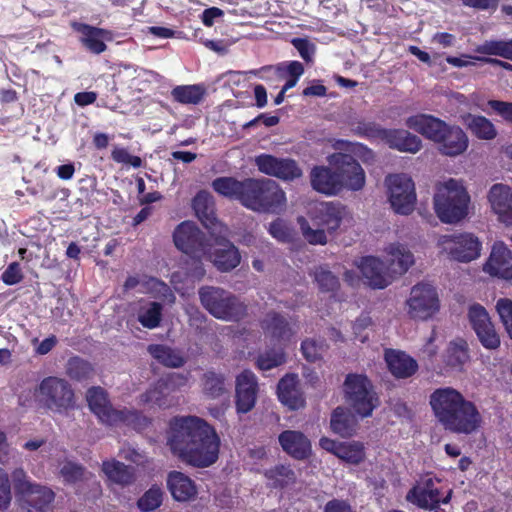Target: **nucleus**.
I'll return each mask as SVG.
<instances>
[{
  "label": "nucleus",
  "instance_id": "ddd939ff",
  "mask_svg": "<svg viewBox=\"0 0 512 512\" xmlns=\"http://www.w3.org/2000/svg\"><path fill=\"white\" fill-rule=\"evenodd\" d=\"M439 480L426 475L421 478L417 485H414L406 495V500L421 509H432L442 504H448L451 499L452 491L444 497L440 498V490L436 487Z\"/></svg>",
  "mask_w": 512,
  "mask_h": 512
},
{
  "label": "nucleus",
  "instance_id": "1a4fd4ad",
  "mask_svg": "<svg viewBox=\"0 0 512 512\" xmlns=\"http://www.w3.org/2000/svg\"><path fill=\"white\" fill-rule=\"evenodd\" d=\"M407 313L412 319L428 320L440 310L437 289L429 282H419L410 291L406 300Z\"/></svg>",
  "mask_w": 512,
  "mask_h": 512
},
{
  "label": "nucleus",
  "instance_id": "c756f323",
  "mask_svg": "<svg viewBox=\"0 0 512 512\" xmlns=\"http://www.w3.org/2000/svg\"><path fill=\"white\" fill-rule=\"evenodd\" d=\"M278 398L282 404L292 410L302 408L305 404L304 397L298 387L296 374L285 375L278 383Z\"/></svg>",
  "mask_w": 512,
  "mask_h": 512
},
{
  "label": "nucleus",
  "instance_id": "69168bd1",
  "mask_svg": "<svg viewBox=\"0 0 512 512\" xmlns=\"http://www.w3.org/2000/svg\"><path fill=\"white\" fill-rule=\"evenodd\" d=\"M488 106L500 115L503 120L512 124V102L489 100Z\"/></svg>",
  "mask_w": 512,
  "mask_h": 512
},
{
  "label": "nucleus",
  "instance_id": "603ef678",
  "mask_svg": "<svg viewBox=\"0 0 512 512\" xmlns=\"http://www.w3.org/2000/svg\"><path fill=\"white\" fill-rule=\"evenodd\" d=\"M313 274L315 281L322 291H334L339 285L337 277L324 266L316 267Z\"/></svg>",
  "mask_w": 512,
  "mask_h": 512
},
{
  "label": "nucleus",
  "instance_id": "37998d69",
  "mask_svg": "<svg viewBox=\"0 0 512 512\" xmlns=\"http://www.w3.org/2000/svg\"><path fill=\"white\" fill-rule=\"evenodd\" d=\"M475 52L512 61V38L508 40H486L475 48Z\"/></svg>",
  "mask_w": 512,
  "mask_h": 512
},
{
  "label": "nucleus",
  "instance_id": "c85d7f7f",
  "mask_svg": "<svg viewBox=\"0 0 512 512\" xmlns=\"http://www.w3.org/2000/svg\"><path fill=\"white\" fill-rule=\"evenodd\" d=\"M278 441L283 451L295 459L302 460L311 453V443L309 439L300 431H283Z\"/></svg>",
  "mask_w": 512,
  "mask_h": 512
},
{
  "label": "nucleus",
  "instance_id": "39448f33",
  "mask_svg": "<svg viewBox=\"0 0 512 512\" xmlns=\"http://www.w3.org/2000/svg\"><path fill=\"white\" fill-rule=\"evenodd\" d=\"M86 399L91 411L107 425H125L135 430L144 429L148 425V419L134 409H114L107 399L106 392L101 387L88 389Z\"/></svg>",
  "mask_w": 512,
  "mask_h": 512
},
{
  "label": "nucleus",
  "instance_id": "a211bd4d",
  "mask_svg": "<svg viewBox=\"0 0 512 512\" xmlns=\"http://www.w3.org/2000/svg\"><path fill=\"white\" fill-rule=\"evenodd\" d=\"M258 382L255 374L244 370L236 377V409L238 413H247L256 403Z\"/></svg>",
  "mask_w": 512,
  "mask_h": 512
},
{
  "label": "nucleus",
  "instance_id": "423d86ee",
  "mask_svg": "<svg viewBox=\"0 0 512 512\" xmlns=\"http://www.w3.org/2000/svg\"><path fill=\"white\" fill-rule=\"evenodd\" d=\"M470 196L455 179L441 184L434 196V208L443 223H456L466 217Z\"/></svg>",
  "mask_w": 512,
  "mask_h": 512
},
{
  "label": "nucleus",
  "instance_id": "c9c22d12",
  "mask_svg": "<svg viewBox=\"0 0 512 512\" xmlns=\"http://www.w3.org/2000/svg\"><path fill=\"white\" fill-rule=\"evenodd\" d=\"M206 94V89L203 85H179L171 90V96L174 101L185 105L199 104Z\"/></svg>",
  "mask_w": 512,
  "mask_h": 512
},
{
  "label": "nucleus",
  "instance_id": "9d476101",
  "mask_svg": "<svg viewBox=\"0 0 512 512\" xmlns=\"http://www.w3.org/2000/svg\"><path fill=\"white\" fill-rule=\"evenodd\" d=\"M438 245L454 261L468 263L480 256L482 244L473 233L463 232L442 235Z\"/></svg>",
  "mask_w": 512,
  "mask_h": 512
},
{
  "label": "nucleus",
  "instance_id": "7c9ffc66",
  "mask_svg": "<svg viewBox=\"0 0 512 512\" xmlns=\"http://www.w3.org/2000/svg\"><path fill=\"white\" fill-rule=\"evenodd\" d=\"M167 487L174 500L178 502L190 501L197 495L195 483L179 471H171L168 474Z\"/></svg>",
  "mask_w": 512,
  "mask_h": 512
},
{
  "label": "nucleus",
  "instance_id": "052dcab7",
  "mask_svg": "<svg viewBox=\"0 0 512 512\" xmlns=\"http://www.w3.org/2000/svg\"><path fill=\"white\" fill-rule=\"evenodd\" d=\"M387 128H383L380 125L368 122V123H359L357 128L354 130L360 136L367 137L369 139H378L383 141L385 137V133Z\"/></svg>",
  "mask_w": 512,
  "mask_h": 512
},
{
  "label": "nucleus",
  "instance_id": "5fc2aeb1",
  "mask_svg": "<svg viewBox=\"0 0 512 512\" xmlns=\"http://www.w3.org/2000/svg\"><path fill=\"white\" fill-rule=\"evenodd\" d=\"M304 238L313 245H324L327 243V237L323 229H312L304 217L298 218Z\"/></svg>",
  "mask_w": 512,
  "mask_h": 512
},
{
  "label": "nucleus",
  "instance_id": "a18cd8bd",
  "mask_svg": "<svg viewBox=\"0 0 512 512\" xmlns=\"http://www.w3.org/2000/svg\"><path fill=\"white\" fill-rule=\"evenodd\" d=\"M265 477L269 481V484L274 488H283L291 485L296 481V474L290 468L283 464L276 465L265 471Z\"/></svg>",
  "mask_w": 512,
  "mask_h": 512
},
{
  "label": "nucleus",
  "instance_id": "774afa93",
  "mask_svg": "<svg viewBox=\"0 0 512 512\" xmlns=\"http://www.w3.org/2000/svg\"><path fill=\"white\" fill-rule=\"evenodd\" d=\"M23 278L19 263H11L2 274V280L7 285L19 283Z\"/></svg>",
  "mask_w": 512,
  "mask_h": 512
},
{
  "label": "nucleus",
  "instance_id": "72a5a7b5",
  "mask_svg": "<svg viewBox=\"0 0 512 512\" xmlns=\"http://www.w3.org/2000/svg\"><path fill=\"white\" fill-rule=\"evenodd\" d=\"M467 128L481 140H492L497 136L494 124L482 115L468 113L463 117Z\"/></svg>",
  "mask_w": 512,
  "mask_h": 512
},
{
  "label": "nucleus",
  "instance_id": "8fccbe9b",
  "mask_svg": "<svg viewBox=\"0 0 512 512\" xmlns=\"http://www.w3.org/2000/svg\"><path fill=\"white\" fill-rule=\"evenodd\" d=\"M163 500V492L157 485H153L138 500L137 506L142 512H150L157 509Z\"/></svg>",
  "mask_w": 512,
  "mask_h": 512
},
{
  "label": "nucleus",
  "instance_id": "20e7f679",
  "mask_svg": "<svg viewBox=\"0 0 512 512\" xmlns=\"http://www.w3.org/2000/svg\"><path fill=\"white\" fill-rule=\"evenodd\" d=\"M241 204L256 212L277 213L286 205V195L281 187L271 179L244 180Z\"/></svg>",
  "mask_w": 512,
  "mask_h": 512
},
{
  "label": "nucleus",
  "instance_id": "0e129e2a",
  "mask_svg": "<svg viewBox=\"0 0 512 512\" xmlns=\"http://www.w3.org/2000/svg\"><path fill=\"white\" fill-rule=\"evenodd\" d=\"M292 44L303 60L307 62L312 61L315 54V45L311 41L303 38H294Z\"/></svg>",
  "mask_w": 512,
  "mask_h": 512
},
{
  "label": "nucleus",
  "instance_id": "a878e982",
  "mask_svg": "<svg viewBox=\"0 0 512 512\" xmlns=\"http://www.w3.org/2000/svg\"><path fill=\"white\" fill-rule=\"evenodd\" d=\"M216 241L218 247L213 252L210 250L207 256L219 271L229 272L240 264L239 250L228 240L216 239Z\"/></svg>",
  "mask_w": 512,
  "mask_h": 512
},
{
  "label": "nucleus",
  "instance_id": "4c0bfd02",
  "mask_svg": "<svg viewBox=\"0 0 512 512\" xmlns=\"http://www.w3.org/2000/svg\"><path fill=\"white\" fill-rule=\"evenodd\" d=\"M468 360L469 352L467 342L463 339L450 342L444 354L446 366L461 370Z\"/></svg>",
  "mask_w": 512,
  "mask_h": 512
},
{
  "label": "nucleus",
  "instance_id": "cd10ccee",
  "mask_svg": "<svg viewBox=\"0 0 512 512\" xmlns=\"http://www.w3.org/2000/svg\"><path fill=\"white\" fill-rule=\"evenodd\" d=\"M383 142L399 152L415 154L422 148V140L408 130L387 128Z\"/></svg>",
  "mask_w": 512,
  "mask_h": 512
},
{
  "label": "nucleus",
  "instance_id": "13d9d810",
  "mask_svg": "<svg viewBox=\"0 0 512 512\" xmlns=\"http://www.w3.org/2000/svg\"><path fill=\"white\" fill-rule=\"evenodd\" d=\"M269 234L280 242H289L292 240V229L282 219H276L269 224Z\"/></svg>",
  "mask_w": 512,
  "mask_h": 512
},
{
  "label": "nucleus",
  "instance_id": "680f3d73",
  "mask_svg": "<svg viewBox=\"0 0 512 512\" xmlns=\"http://www.w3.org/2000/svg\"><path fill=\"white\" fill-rule=\"evenodd\" d=\"M111 158L117 163L130 165L134 168H139L142 164L140 157L131 155L127 149L118 146H115L112 150Z\"/></svg>",
  "mask_w": 512,
  "mask_h": 512
},
{
  "label": "nucleus",
  "instance_id": "f03ea898",
  "mask_svg": "<svg viewBox=\"0 0 512 512\" xmlns=\"http://www.w3.org/2000/svg\"><path fill=\"white\" fill-rule=\"evenodd\" d=\"M429 404L438 423L451 433L471 435L483 424L477 405L453 387L435 389Z\"/></svg>",
  "mask_w": 512,
  "mask_h": 512
},
{
  "label": "nucleus",
  "instance_id": "6e6d98bb",
  "mask_svg": "<svg viewBox=\"0 0 512 512\" xmlns=\"http://www.w3.org/2000/svg\"><path fill=\"white\" fill-rule=\"evenodd\" d=\"M496 310L509 338L512 340V300L500 298L497 301Z\"/></svg>",
  "mask_w": 512,
  "mask_h": 512
},
{
  "label": "nucleus",
  "instance_id": "bb28decb",
  "mask_svg": "<svg viewBox=\"0 0 512 512\" xmlns=\"http://www.w3.org/2000/svg\"><path fill=\"white\" fill-rule=\"evenodd\" d=\"M360 269L365 283L374 289H384L390 284V279L385 272L384 263L374 256L364 257L360 264Z\"/></svg>",
  "mask_w": 512,
  "mask_h": 512
},
{
  "label": "nucleus",
  "instance_id": "f257e3e1",
  "mask_svg": "<svg viewBox=\"0 0 512 512\" xmlns=\"http://www.w3.org/2000/svg\"><path fill=\"white\" fill-rule=\"evenodd\" d=\"M167 444L174 456L193 467H209L219 457L218 434L210 424L197 416L172 419Z\"/></svg>",
  "mask_w": 512,
  "mask_h": 512
},
{
  "label": "nucleus",
  "instance_id": "864d4df0",
  "mask_svg": "<svg viewBox=\"0 0 512 512\" xmlns=\"http://www.w3.org/2000/svg\"><path fill=\"white\" fill-rule=\"evenodd\" d=\"M320 446L326 451L334 453L337 457L350 461L352 459V446L336 442L329 438L323 437L320 439Z\"/></svg>",
  "mask_w": 512,
  "mask_h": 512
},
{
  "label": "nucleus",
  "instance_id": "3c124183",
  "mask_svg": "<svg viewBox=\"0 0 512 512\" xmlns=\"http://www.w3.org/2000/svg\"><path fill=\"white\" fill-rule=\"evenodd\" d=\"M285 362V354L282 348L267 350L261 353L257 359V367L267 371L278 367Z\"/></svg>",
  "mask_w": 512,
  "mask_h": 512
},
{
  "label": "nucleus",
  "instance_id": "2f4dec72",
  "mask_svg": "<svg viewBox=\"0 0 512 512\" xmlns=\"http://www.w3.org/2000/svg\"><path fill=\"white\" fill-rule=\"evenodd\" d=\"M343 217V209L338 203L323 202L315 207V218L329 231L336 230Z\"/></svg>",
  "mask_w": 512,
  "mask_h": 512
},
{
  "label": "nucleus",
  "instance_id": "f3484780",
  "mask_svg": "<svg viewBox=\"0 0 512 512\" xmlns=\"http://www.w3.org/2000/svg\"><path fill=\"white\" fill-rule=\"evenodd\" d=\"M54 500L55 493L50 487L35 482L18 497L20 507L25 512H48Z\"/></svg>",
  "mask_w": 512,
  "mask_h": 512
},
{
  "label": "nucleus",
  "instance_id": "49530a36",
  "mask_svg": "<svg viewBox=\"0 0 512 512\" xmlns=\"http://www.w3.org/2000/svg\"><path fill=\"white\" fill-rule=\"evenodd\" d=\"M243 186L244 181H238L232 177H219L212 182V187L217 193L240 202Z\"/></svg>",
  "mask_w": 512,
  "mask_h": 512
},
{
  "label": "nucleus",
  "instance_id": "4be33fe9",
  "mask_svg": "<svg viewBox=\"0 0 512 512\" xmlns=\"http://www.w3.org/2000/svg\"><path fill=\"white\" fill-rule=\"evenodd\" d=\"M488 200L500 222L512 226V188L504 184H494L488 193Z\"/></svg>",
  "mask_w": 512,
  "mask_h": 512
},
{
  "label": "nucleus",
  "instance_id": "393cba45",
  "mask_svg": "<svg viewBox=\"0 0 512 512\" xmlns=\"http://www.w3.org/2000/svg\"><path fill=\"white\" fill-rule=\"evenodd\" d=\"M405 125L435 143L447 123L433 115L418 113L408 117Z\"/></svg>",
  "mask_w": 512,
  "mask_h": 512
},
{
  "label": "nucleus",
  "instance_id": "0eeeda50",
  "mask_svg": "<svg viewBox=\"0 0 512 512\" xmlns=\"http://www.w3.org/2000/svg\"><path fill=\"white\" fill-rule=\"evenodd\" d=\"M34 396L39 406L60 415L67 414L76 407L72 385L64 378L48 376L41 380Z\"/></svg>",
  "mask_w": 512,
  "mask_h": 512
},
{
  "label": "nucleus",
  "instance_id": "473e14b6",
  "mask_svg": "<svg viewBox=\"0 0 512 512\" xmlns=\"http://www.w3.org/2000/svg\"><path fill=\"white\" fill-rule=\"evenodd\" d=\"M390 256L389 262L392 270L404 274L414 264V256L407 247L400 243H392L386 248Z\"/></svg>",
  "mask_w": 512,
  "mask_h": 512
},
{
  "label": "nucleus",
  "instance_id": "a19ab883",
  "mask_svg": "<svg viewBox=\"0 0 512 512\" xmlns=\"http://www.w3.org/2000/svg\"><path fill=\"white\" fill-rule=\"evenodd\" d=\"M59 475L67 485H78L88 481L92 474L79 463L65 460L59 464Z\"/></svg>",
  "mask_w": 512,
  "mask_h": 512
},
{
  "label": "nucleus",
  "instance_id": "9b49d317",
  "mask_svg": "<svg viewBox=\"0 0 512 512\" xmlns=\"http://www.w3.org/2000/svg\"><path fill=\"white\" fill-rule=\"evenodd\" d=\"M388 198L397 214L409 215L416 203L415 185L406 174H392L386 177Z\"/></svg>",
  "mask_w": 512,
  "mask_h": 512
},
{
  "label": "nucleus",
  "instance_id": "bf43d9fd",
  "mask_svg": "<svg viewBox=\"0 0 512 512\" xmlns=\"http://www.w3.org/2000/svg\"><path fill=\"white\" fill-rule=\"evenodd\" d=\"M373 325L372 318L369 313H362L356 321H354V340H359L365 343L369 339V332L367 331Z\"/></svg>",
  "mask_w": 512,
  "mask_h": 512
},
{
  "label": "nucleus",
  "instance_id": "4468645a",
  "mask_svg": "<svg viewBox=\"0 0 512 512\" xmlns=\"http://www.w3.org/2000/svg\"><path fill=\"white\" fill-rule=\"evenodd\" d=\"M254 163L261 173L283 181H293L302 176L301 168L291 158H278L270 154H260L255 157Z\"/></svg>",
  "mask_w": 512,
  "mask_h": 512
},
{
  "label": "nucleus",
  "instance_id": "ea45409f",
  "mask_svg": "<svg viewBox=\"0 0 512 512\" xmlns=\"http://www.w3.org/2000/svg\"><path fill=\"white\" fill-rule=\"evenodd\" d=\"M170 390L163 379L158 380L151 388L140 396V402L143 404L156 405L160 408L172 405Z\"/></svg>",
  "mask_w": 512,
  "mask_h": 512
},
{
  "label": "nucleus",
  "instance_id": "f704fd0d",
  "mask_svg": "<svg viewBox=\"0 0 512 512\" xmlns=\"http://www.w3.org/2000/svg\"><path fill=\"white\" fill-rule=\"evenodd\" d=\"M147 350L155 360L166 367L179 368L185 364V359L181 353L169 346L151 344Z\"/></svg>",
  "mask_w": 512,
  "mask_h": 512
},
{
  "label": "nucleus",
  "instance_id": "6ab92c4d",
  "mask_svg": "<svg viewBox=\"0 0 512 512\" xmlns=\"http://www.w3.org/2000/svg\"><path fill=\"white\" fill-rule=\"evenodd\" d=\"M484 271L505 280L512 279V253L502 241L493 244Z\"/></svg>",
  "mask_w": 512,
  "mask_h": 512
},
{
  "label": "nucleus",
  "instance_id": "6e6552de",
  "mask_svg": "<svg viewBox=\"0 0 512 512\" xmlns=\"http://www.w3.org/2000/svg\"><path fill=\"white\" fill-rule=\"evenodd\" d=\"M199 298L202 306L215 318L238 321L246 314L244 303L231 292L220 287H201Z\"/></svg>",
  "mask_w": 512,
  "mask_h": 512
},
{
  "label": "nucleus",
  "instance_id": "e2e57ef3",
  "mask_svg": "<svg viewBox=\"0 0 512 512\" xmlns=\"http://www.w3.org/2000/svg\"><path fill=\"white\" fill-rule=\"evenodd\" d=\"M12 499L8 474L0 468V511L8 508Z\"/></svg>",
  "mask_w": 512,
  "mask_h": 512
},
{
  "label": "nucleus",
  "instance_id": "7ed1b4c3",
  "mask_svg": "<svg viewBox=\"0 0 512 512\" xmlns=\"http://www.w3.org/2000/svg\"><path fill=\"white\" fill-rule=\"evenodd\" d=\"M347 152H336L328 157L331 166H318L311 171L312 187L326 195H336L352 178L351 144L347 143Z\"/></svg>",
  "mask_w": 512,
  "mask_h": 512
},
{
  "label": "nucleus",
  "instance_id": "4d7b16f0",
  "mask_svg": "<svg viewBox=\"0 0 512 512\" xmlns=\"http://www.w3.org/2000/svg\"><path fill=\"white\" fill-rule=\"evenodd\" d=\"M301 350L304 358L309 362H315L322 357L325 351V345L313 339L304 340L301 344Z\"/></svg>",
  "mask_w": 512,
  "mask_h": 512
},
{
  "label": "nucleus",
  "instance_id": "338daca9",
  "mask_svg": "<svg viewBox=\"0 0 512 512\" xmlns=\"http://www.w3.org/2000/svg\"><path fill=\"white\" fill-rule=\"evenodd\" d=\"M276 71L280 76L288 74L292 78L299 79L301 75L304 73V67L302 63L298 61H291L288 63H282L275 67Z\"/></svg>",
  "mask_w": 512,
  "mask_h": 512
},
{
  "label": "nucleus",
  "instance_id": "2eb2a0df",
  "mask_svg": "<svg viewBox=\"0 0 512 512\" xmlns=\"http://www.w3.org/2000/svg\"><path fill=\"white\" fill-rule=\"evenodd\" d=\"M381 404L372 381L362 374L354 373V415L370 417Z\"/></svg>",
  "mask_w": 512,
  "mask_h": 512
},
{
  "label": "nucleus",
  "instance_id": "aec40b11",
  "mask_svg": "<svg viewBox=\"0 0 512 512\" xmlns=\"http://www.w3.org/2000/svg\"><path fill=\"white\" fill-rule=\"evenodd\" d=\"M435 143L441 154L454 157L467 150L469 139L462 128L447 124Z\"/></svg>",
  "mask_w": 512,
  "mask_h": 512
},
{
  "label": "nucleus",
  "instance_id": "09e8293b",
  "mask_svg": "<svg viewBox=\"0 0 512 512\" xmlns=\"http://www.w3.org/2000/svg\"><path fill=\"white\" fill-rule=\"evenodd\" d=\"M162 308L158 302H149L141 306L138 312V321L148 329L158 327L162 318Z\"/></svg>",
  "mask_w": 512,
  "mask_h": 512
},
{
  "label": "nucleus",
  "instance_id": "dca6fc26",
  "mask_svg": "<svg viewBox=\"0 0 512 512\" xmlns=\"http://www.w3.org/2000/svg\"><path fill=\"white\" fill-rule=\"evenodd\" d=\"M468 318L484 348L494 350L500 346V337L497 334L486 309L482 305H471L468 311Z\"/></svg>",
  "mask_w": 512,
  "mask_h": 512
},
{
  "label": "nucleus",
  "instance_id": "e433bc0d",
  "mask_svg": "<svg viewBox=\"0 0 512 512\" xmlns=\"http://www.w3.org/2000/svg\"><path fill=\"white\" fill-rule=\"evenodd\" d=\"M201 387L202 393L209 399H217L227 393L224 375L213 370L203 374Z\"/></svg>",
  "mask_w": 512,
  "mask_h": 512
},
{
  "label": "nucleus",
  "instance_id": "58836bf2",
  "mask_svg": "<svg viewBox=\"0 0 512 512\" xmlns=\"http://www.w3.org/2000/svg\"><path fill=\"white\" fill-rule=\"evenodd\" d=\"M102 470L110 481L121 486L128 485L134 480L133 469L116 460L104 461Z\"/></svg>",
  "mask_w": 512,
  "mask_h": 512
},
{
  "label": "nucleus",
  "instance_id": "c03bdc74",
  "mask_svg": "<svg viewBox=\"0 0 512 512\" xmlns=\"http://www.w3.org/2000/svg\"><path fill=\"white\" fill-rule=\"evenodd\" d=\"M65 372L70 379L83 381L90 379L94 375V368L87 360L74 356L67 361Z\"/></svg>",
  "mask_w": 512,
  "mask_h": 512
},
{
  "label": "nucleus",
  "instance_id": "79ce46f5",
  "mask_svg": "<svg viewBox=\"0 0 512 512\" xmlns=\"http://www.w3.org/2000/svg\"><path fill=\"white\" fill-rule=\"evenodd\" d=\"M192 207L205 226L213 224L214 203L212 195L205 191H199L192 201Z\"/></svg>",
  "mask_w": 512,
  "mask_h": 512
},
{
  "label": "nucleus",
  "instance_id": "b1692460",
  "mask_svg": "<svg viewBox=\"0 0 512 512\" xmlns=\"http://www.w3.org/2000/svg\"><path fill=\"white\" fill-rule=\"evenodd\" d=\"M384 360L389 372L397 379H407L418 371L417 361L404 351L386 349Z\"/></svg>",
  "mask_w": 512,
  "mask_h": 512
},
{
  "label": "nucleus",
  "instance_id": "412c9836",
  "mask_svg": "<svg viewBox=\"0 0 512 512\" xmlns=\"http://www.w3.org/2000/svg\"><path fill=\"white\" fill-rule=\"evenodd\" d=\"M71 26L81 34L80 42L82 45L94 54L103 53L107 49L105 41H110L113 38L112 32L106 29L79 22H73Z\"/></svg>",
  "mask_w": 512,
  "mask_h": 512
},
{
  "label": "nucleus",
  "instance_id": "5701e85b",
  "mask_svg": "<svg viewBox=\"0 0 512 512\" xmlns=\"http://www.w3.org/2000/svg\"><path fill=\"white\" fill-rule=\"evenodd\" d=\"M265 336L274 344L284 345L296 334L288 321L276 312H270L262 321Z\"/></svg>",
  "mask_w": 512,
  "mask_h": 512
},
{
  "label": "nucleus",
  "instance_id": "f8f14e48",
  "mask_svg": "<svg viewBox=\"0 0 512 512\" xmlns=\"http://www.w3.org/2000/svg\"><path fill=\"white\" fill-rule=\"evenodd\" d=\"M173 238L176 247L191 258L205 257L210 251V243L192 222L185 221L179 224Z\"/></svg>",
  "mask_w": 512,
  "mask_h": 512
},
{
  "label": "nucleus",
  "instance_id": "de8ad7c7",
  "mask_svg": "<svg viewBox=\"0 0 512 512\" xmlns=\"http://www.w3.org/2000/svg\"><path fill=\"white\" fill-rule=\"evenodd\" d=\"M331 428L341 437L352 434V413L348 408L337 407L331 416Z\"/></svg>",
  "mask_w": 512,
  "mask_h": 512
}]
</instances>
